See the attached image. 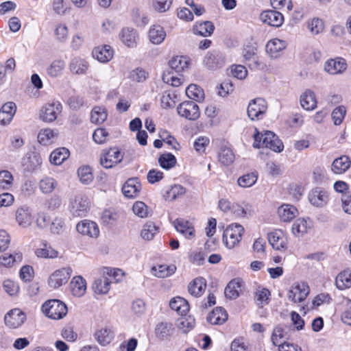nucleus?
I'll use <instances>...</instances> for the list:
<instances>
[{
	"label": "nucleus",
	"instance_id": "nucleus-1",
	"mask_svg": "<svg viewBox=\"0 0 351 351\" xmlns=\"http://www.w3.org/2000/svg\"><path fill=\"white\" fill-rule=\"evenodd\" d=\"M256 132L254 134V147H266L276 152L282 151V143L273 132L265 131L264 133H261L256 130Z\"/></svg>",
	"mask_w": 351,
	"mask_h": 351
},
{
	"label": "nucleus",
	"instance_id": "nucleus-2",
	"mask_svg": "<svg viewBox=\"0 0 351 351\" xmlns=\"http://www.w3.org/2000/svg\"><path fill=\"white\" fill-rule=\"evenodd\" d=\"M43 313L49 318L60 319L66 316L68 309L66 305L59 300H49L42 306Z\"/></svg>",
	"mask_w": 351,
	"mask_h": 351
},
{
	"label": "nucleus",
	"instance_id": "nucleus-3",
	"mask_svg": "<svg viewBox=\"0 0 351 351\" xmlns=\"http://www.w3.org/2000/svg\"><path fill=\"white\" fill-rule=\"evenodd\" d=\"M244 232V228L239 223H232L224 230L223 234V241L226 247L231 249L238 244Z\"/></svg>",
	"mask_w": 351,
	"mask_h": 351
},
{
	"label": "nucleus",
	"instance_id": "nucleus-4",
	"mask_svg": "<svg viewBox=\"0 0 351 351\" xmlns=\"http://www.w3.org/2000/svg\"><path fill=\"white\" fill-rule=\"evenodd\" d=\"M43 158L36 152H29L22 158L21 166L25 173H34L41 169Z\"/></svg>",
	"mask_w": 351,
	"mask_h": 351
},
{
	"label": "nucleus",
	"instance_id": "nucleus-5",
	"mask_svg": "<svg viewBox=\"0 0 351 351\" xmlns=\"http://www.w3.org/2000/svg\"><path fill=\"white\" fill-rule=\"evenodd\" d=\"M70 267H62L54 271L49 277L48 285L53 289H58L65 285L72 274Z\"/></svg>",
	"mask_w": 351,
	"mask_h": 351
},
{
	"label": "nucleus",
	"instance_id": "nucleus-6",
	"mask_svg": "<svg viewBox=\"0 0 351 351\" xmlns=\"http://www.w3.org/2000/svg\"><path fill=\"white\" fill-rule=\"evenodd\" d=\"M178 114L188 120H196L200 115L199 108L192 101H185L177 107Z\"/></svg>",
	"mask_w": 351,
	"mask_h": 351
},
{
	"label": "nucleus",
	"instance_id": "nucleus-7",
	"mask_svg": "<svg viewBox=\"0 0 351 351\" xmlns=\"http://www.w3.org/2000/svg\"><path fill=\"white\" fill-rule=\"evenodd\" d=\"M62 106L58 101H53L46 104L41 110L40 119L47 123L54 121L61 113Z\"/></svg>",
	"mask_w": 351,
	"mask_h": 351
},
{
	"label": "nucleus",
	"instance_id": "nucleus-8",
	"mask_svg": "<svg viewBox=\"0 0 351 351\" xmlns=\"http://www.w3.org/2000/svg\"><path fill=\"white\" fill-rule=\"evenodd\" d=\"M123 160V155L116 147L104 152L100 156V164L106 169L112 168Z\"/></svg>",
	"mask_w": 351,
	"mask_h": 351
},
{
	"label": "nucleus",
	"instance_id": "nucleus-9",
	"mask_svg": "<svg viewBox=\"0 0 351 351\" xmlns=\"http://www.w3.org/2000/svg\"><path fill=\"white\" fill-rule=\"evenodd\" d=\"M308 199L313 206L323 208L329 201L328 193L324 188L317 186L309 191Z\"/></svg>",
	"mask_w": 351,
	"mask_h": 351
},
{
	"label": "nucleus",
	"instance_id": "nucleus-10",
	"mask_svg": "<svg viewBox=\"0 0 351 351\" xmlns=\"http://www.w3.org/2000/svg\"><path fill=\"white\" fill-rule=\"evenodd\" d=\"M266 101L262 98L252 100L247 107V114L252 120L262 119L267 111Z\"/></svg>",
	"mask_w": 351,
	"mask_h": 351
},
{
	"label": "nucleus",
	"instance_id": "nucleus-11",
	"mask_svg": "<svg viewBox=\"0 0 351 351\" xmlns=\"http://www.w3.org/2000/svg\"><path fill=\"white\" fill-rule=\"evenodd\" d=\"M269 244L276 250L285 251L287 249L288 238L281 230H275L268 234Z\"/></svg>",
	"mask_w": 351,
	"mask_h": 351
},
{
	"label": "nucleus",
	"instance_id": "nucleus-12",
	"mask_svg": "<svg viewBox=\"0 0 351 351\" xmlns=\"http://www.w3.org/2000/svg\"><path fill=\"white\" fill-rule=\"evenodd\" d=\"M204 64L208 69L217 70L221 68L225 64V57L223 54L219 51H208L204 58Z\"/></svg>",
	"mask_w": 351,
	"mask_h": 351
},
{
	"label": "nucleus",
	"instance_id": "nucleus-13",
	"mask_svg": "<svg viewBox=\"0 0 351 351\" xmlns=\"http://www.w3.org/2000/svg\"><path fill=\"white\" fill-rule=\"evenodd\" d=\"M25 314L19 308H14L6 313L5 324L10 328H19L25 321Z\"/></svg>",
	"mask_w": 351,
	"mask_h": 351
},
{
	"label": "nucleus",
	"instance_id": "nucleus-14",
	"mask_svg": "<svg viewBox=\"0 0 351 351\" xmlns=\"http://www.w3.org/2000/svg\"><path fill=\"white\" fill-rule=\"evenodd\" d=\"M346 69V61L341 57L329 59L324 64V71L330 75L342 74Z\"/></svg>",
	"mask_w": 351,
	"mask_h": 351
},
{
	"label": "nucleus",
	"instance_id": "nucleus-15",
	"mask_svg": "<svg viewBox=\"0 0 351 351\" xmlns=\"http://www.w3.org/2000/svg\"><path fill=\"white\" fill-rule=\"evenodd\" d=\"M309 293V287L306 283L296 284L289 291L288 298L290 301L297 303L304 301Z\"/></svg>",
	"mask_w": 351,
	"mask_h": 351
},
{
	"label": "nucleus",
	"instance_id": "nucleus-16",
	"mask_svg": "<svg viewBox=\"0 0 351 351\" xmlns=\"http://www.w3.org/2000/svg\"><path fill=\"white\" fill-rule=\"evenodd\" d=\"M260 19L264 23L277 27L281 26L284 21L283 15L276 10L263 11Z\"/></svg>",
	"mask_w": 351,
	"mask_h": 351
},
{
	"label": "nucleus",
	"instance_id": "nucleus-17",
	"mask_svg": "<svg viewBox=\"0 0 351 351\" xmlns=\"http://www.w3.org/2000/svg\"><path fill=\"white\" fill-rule=\"evenodd\" d=\"M88 207V202L86 198L81 195H77L71 202V212L74 217L85 216Z\"/></svg>",
	"mask_w": 351,
	"mask_h": 351
},
{
	"label": "nucleus",
	"instance_id": "nucleus-18",
	"mask_svg": "<svg viewBox=\"0 0 351 351\" xmlns=\"http://www.w3.org/2000/svg\"><path fill=\"white\" fill-rule=\"evenodd\" d=\"M76 230L79 233L88 235L90 237H97L99 234L97 224L92 221H81L77 224Z\"/></svg>",
	"mask_w": 351,
	"mask_h": 351
},
{
	"label": "nucleus",
	"instance_id": "nucleus-19",
	"mask_svg": "<svg viewBox=\"0 0 351 351\" xmlns=\"http://www.w3.org/2000/svg\"><path fill=\"white\" fill-rule=\"evenodd\" d=\"M114 51L108 45H101L95 47L93 51V56L99 62L106 63L109 62L113 57Z\"/></svg>",
	"mask_w": 351,
	"mask_h": 351
},
{
	"label": "nucleus",
	"instance_id": "nucleus-20",
	"mask_svg": "<svg viewBox=\"0 0 351 351\" xmlns=\"http://www.w3.org/2000/svg\"><path fill=\"white\" fill-rule=\"evenodd\" d=\"M173 224L176 230L185 238L190 239L195 237V229L189 221L183 219H176Z\"/></svg>",
	"mask_w": 351,
	"mask_h": 351
},
{
	"label": "nucleus",
	"instance_id": "nucleus-21",
	"mask_svg": "<svg viewBox=\"0 0 351 351\" xmlns=\"http://www.w3.org/2000/svg\"><path fill=\"white\" fill-rule=\"evenodd\" d=\"M141 185L137 178L128 179L122 187L123 195L128 198H134L140 193Z\"/></svg>",
	"mask_w": 351,
	"mask_h": 351
},
{
	"label": "nucleus",
	"instance_id": "nucleus-22",
	"mask_svg": "<svg viewBox=\"0 0 351 351\" xmlns=\"http://www.w3.org/2000/svg\"><path fill=\"white\" fill-rule=\"evenodd\" d=\"M287 47L285 41L278 38H274L267 42L266 51L272 58L279 57L280 52Z\"/></svg>",
	"mask_w": 351,
	"mask_h": 351
},
{
	"label": "nucleus",
	"instance_id": "nucleus-23",
	"mask_svg": "<svg viewBox=\"0 0 351 351\" xmlns=\"http://www.w3.org/2000/svg\"><path fill=\"white\" fill-rule=\"evenodd\" d=\"M350 166V158L343 155L334 160L332 163L331 169L336 174H342L347 171Z\"/></svg>",
	"mask_w": 351,
	"mask_h": 351
},
{
	"label": "nucleus",
	"instance_id": "nucleus-24",
	"mask_svg": "<svg viewBox=\"0 0 351 351\" xmlns=\"http://www.w3.org/2000/svg\"><path fill=\"white\" fill-rule=\"evenodd\" d=\"M227 319L228 313L222 307H216L207 317L208 322L213 325L223 324Z\"/></svg>",
	"mask_w": 351,
	"mask_h": 351
},
{
	"label": "nucleus",
	"instance_id": "nucleus-25",
	"mask_svg": "<svg viewBox=\"0 0 351 351\" xmlns=\"http://www.w3.org/2000/svg\"><path fill=\"white\" fill-rule=\"evenodd\" d=\"M16 110V106L13 102L5 103L0 110V123L6 125L12 119Z\"/></svg>",
	"mask_w": 351,
	"mask_h": 351
},
{
	"label": "nucleus",
	"instance_id": "nucleus-26",
	"mask_svg": "<svg viewBox=\"0 0 351 351\" xmlns=\"http://www.w3.org/2000/svg\"><path fill=\"white\" fill-rule=\"evenodd\" d=\"M278 215L281 221L289 222L298 215L297 208L290 204H282L278 208Z\"/></svg>",
	"mask_w": 351,
	"mask_h": 351
},
{
	"label": "nucleus",
	"instance_id": "nucleus-27",
	"mask_svg": "<svg viewBox=\"0 0 351 351\" xmlns=\"http://www.w3.org/2000/svg\"><path fill=\"white\" fill-rule=\"evenodd\" d=\"M206 281L202 277L195 278L188 286L189 293L195 297L201 296L205 291Z\"/></svg>",
	"mask_w": 351,
	"mask_h": 351
},
{
	"label": "nucleus",
	"instance_id": "nucleus-28",
	"mask_svg": "<svg viewBox=\"0 0 351 351\" xmlns=\"http://www.w3.org/2000/svg\"><path fill=\"white\" fill-rule=\"evenodd\" d=\"M70 286L73 295L76 297H82L86 293V282L80 276L73 277L71 281Z\"/></svg>",
	"mask_w": 351,
	"mask_h": 351
},
{
	"label": "nucleus",
	"instance_id": "nucleus-29",
	"mask_svg": "<svg viewBox=\"0 0 351 351\" xmlns=\"http://www.w3.org/2000/svg\"><path fill=\"white\" fill-rule=\"evenodd\" d=\"M186 193V189L180 184H174L164 190L163 197L165 200L173 201Z\"/></svg>",
	"mask_w": 351,
	"mask_h": 351
},
{
	"label": "nucleus",
	"instance_id": "nucleus-30",
	"mask_svg": "<svg viewBox=\"0 0 351 351\" xmlns=\"http://www.w3.org/2000/svg\"><path fill=\"white\" fill-rule=\"evenodd\" d=\"M58 182L53 178L44 176L38 182V187L42 193L51 194L58 186Z\"/></svg>",
	"mask_w": 351,
	"mask_h": 351
},
{
	"label": "nucleus",
	"instance_id": "nucleus-31",
	"mask_svg": "<svg viewBox=\"0 0 351 351\" xmlns=\"http://www.w3.org/2000/svg\"><path fill=\"white\" fill-rule=\"evenodd\" d=\"M300 104L306 110H314L317 107L315 93L311 90H306L300 96Z\"/></svg>",
	"mask_w": 351,
	"mask_h": 351
},
{
	"label": "nucleus",
	"instance_id": "nucleus-32",
	"mask_svg": "<svg viewBox=\"0 0 351 351\" xmlns=\"http://www.w3.org/2000/svg\"><path fill=\"white\" fill-rule=\"evenodd\" d=\"M195 324V318L191 315H187V313H184L180 315V317L176 320V324L180 330L186 333L194 327Z\"/></svg>",
	"mask_w": 351,
	"mask_h": 351
},
{
	"label": "nucleus",
	"instance_id": "nucleus-33",
	"mask_svg": "<svg viewBox=\"0 0 351 351\" xmlns=\"http://www.w3.org/2000/svg\"><path fill=\"white\" fill-rule=\"evenodd\" d=\"M169 306L179 315L187 313L189 311V302L182 297H176L172 298L170 300Z\"/></svg>",
	"mask_w": 351,
	"mask_h": 351
},
{
	"label": "nucleus",
	"instance_id": "nucleus-34",
	"mask_svg": "<svg viewBox=\"0 0 351 351\" xmlns=\"http://www.w3.org/2000/svg\"><path fill=\"white\" fill-rule=\"evenodd\" d=\"M174 328L172 324L168 322L159 323L155 329V333L160 340L167 339L173 333Z\"/></svg>",
	"mask_w": 351,
	"mask_h": 351
},
{
	"label": "nucleus",
	"instance_id": "nucleus-35",
	"mask_svg": "<svg viewBox=\"0 0 351 351\" xmlns=\"http://www.w3.org/2000/svg\"><path fill=\"white\" fill-rule=\"evenodd\" d=\"M95 338L101 346L109 344L114 339V333L110 328H104L95 332Z\"/></svg>",
	"mask_w": 351,
	"mask_h": 351
},
{
	"label": "nucleus",
	"instance_id": "nucleus-36",
	"mask_svg": "<svg viewBox=\"0 0 351 351\" xmlns=\"http://www.w3.org/2000/svg\"><path fill=\"white\" fill-rule=\"evenodd\" d=\"M16 219L21 226L27 227L29 226L32 221V214L29 208L27 206L19 208L16 212Z\"/></svg>",
	"mask_w": 351,
	"mask_h": 351
},
{
	"label": "nucleus",
	"instance_id": "nucleus-37",
	"mask_svg": "<svg viewBox=\"0 0 351 351\" xmlns=\"http://www.w3.org/2000/svg\"><path fill=\"white\" fill-rule=\"evenodd\" d=\"M69 156V151L65 147H60L52 152L49 156L51 163L60 165Z\"/></svg>",
	"mask_w": 351,
	"mask_h": 351
},
{
	"label": "nucleus",
	"instance_id": "nucleus-38",
	"mask_svg": "<svg viewBox=\"0 0 351 351\" xmlns=\"http://www.w3.org/2000/svg\"><path fill=\"white\" fill-rule=\"evenodd\" d=\"M241 284L239 279H234L229 282L225 288L224 293L229 299H236L239 296L241 291Z\"/></svg>",
	"mask_w": 351,
	"mask_h": 351
},
{
	"label": "nucleus",
	"instance_id": "nucleus-39",
	"mask_svg": "<svg viewBox=\"0 0 351 351\" xmlns=\"http://www.w3.org/2000/svg\"><path fill=\"white\" fill-rule=\"evenodd\" d=\"M174 265H159L152 267V274L158 278H167L175 273Z\"/></svg>",
	"mask_w": 351,
	"mask_h": 351
},
{
	"label": "nucleus",
	"instance_id": "nucleus-40",
	"mask_svg": "<svg viewBox=\"0 0 351 351\" xmlns=\"http://www.w3.org/2000/svg\"><path fill=\"white\" fill-rule=\"evenodd\" d=\"M169 66L172 71H174L179 74L188 67L189 60L184 56H176L169 62Z\"/></svg>",
	"mask_w": 351,
	"mask_h": 351
},
{
	"label": "nucleus",
	"instance_id": "nucleus-41",
	"mask_svg": "<svg viewBox=\"0 0 351 351\" xmlns=\"http://www.w3.org/2000/svg\"><path fill=\"white\" fill-rule=\"evenodd\" d=\"M137 38V34L134 29L130 28H124L122 29L121 33V39L128 47H135Z\"/></svg>",
	"mask_w": 351,
	"mask_h": 351
},
{
	"label": "nucleus",
	"instance_id": "nucleus-42",
	"mask_svg": "<svg viewBox=\"0 0 351 351\" xmlns=\"http://www.w3.org/2000/svg\"><path fill=\"white\" fill-rule=\"evenodd\" d=\"M336 286L339 289L343 290L351 287V271L346 269L339 274L335 280Z\"/></svg>",
	"mask_w": 351,
	"mask_h": 351
},
{
	"label": "nucleus",
	"instance_id": "nucleus-43",
	"mask_svg": "<svg viewBox=\"0 0 351 351\" xmlns=\"http://www.w3.org/2000/svg\"><path fill=\"white\" fill-rule=\"evenodd\" d=\"M166 33L160 25H154L149 32L150 41L155 44H160L165 38Z\"/></svg>",
	"mask_w": 351,
	"mask_h": 351
},
{
	"label": "nucleus",
	"instance_id": "nucleus-44",
	"mask_svg": "<svg viewBox=\"0 0 351 351\" xmlns=\"http://www.w3.org/2000/svg\"><path fill=\"white\" fill-rule=\"evenodd\" d=\"M112 280L107 277H102L96 279L93 285V289L95 293L106 294L110 290Z\"/></svg>",
	"mask_w": 351,
	"mask_h": 351
},
{
	"label": "nucleus",
	"instance_id": "nucleus-45",
	"mask_svg": "<svg viewBox=\"0 0 351 351\" xmlns=\"http://www.w3.org/2000/svg\"><path fill=\"white\" fill-rule=\"evenodd\" d=\"M69 68L73 73L84 74L88 68V64L84 59L74 58L70 62Z\"/></svg>",
	"mask_w": 351,
	"mask_h": 351
},
{
	"label": "nucleus",
	"instance_id": "nucleus-46",
	"mask_svg": "<svg viewBox=\"0 0 351 351\" xmlns=\"http://www.w3.org/2000/svg\"><path fill=\"white\" fill-rule=\"evenodd\" d=\"M56 131L46 128L41 130L38 134V141L40 144L48 145L51 144L55 138L57 137Z\"/></svg>",
	"mask_w": 351,
	"mask_h": 351
},
{
	"label": "nucleus",
	"instance_id": "nucleus-47",
	"mask_svg": "<svg viewBox=\"0 0 351 351\" xmlns=\"http://www.w3.org/2000/svg\"><path fill=\"white\" fill-rule=\"evenodd\" d=\"M108 117L107 111L105 108L101 106H95L91 111L90 121L95 124H101Z\"/></svg>",
	"mask_w": 351,
	"mask_h": 351
},
{
	"label": "nucleus",
	"instance_id": "nucleus-48",
	"mask_svg": "<svg viewBox=\"0 0 351 351\" xmlns=\"http://www.w3.org/2000/svg\"><path fill=\"white\" fill-rule=\"evenodd\" d=\"M287 339V334L286 332V327L282 325L276 326L272 332L271 339L274 346L281 344L282 341Z\"/></svg>",
	"mask_w": 351,
	"mask_h": 351
},
{
	"label": "nucleus",
	"instance_id": "nucleus-49",
	"mask_svg": "<svg viewBox=\"0 0 351 351\" xmlns=\"http://www.w3.org/2000/svg\"><path fill=\"white\" fill-rule=\"evenodd\" d=\"M215 27L212 22L206 21L199 24H196L194 27V32L196 34L206 37L210 36Z\"/></svg>",
	"mask_w": 351,
	"mask_h": 351
},
{
	"label": "nucleus",
	"instance_id": "nucleus-50",
	"mask_svg": "<svg viewBox=\"0 0 351 351\" xmlns=\"http://www.w3.org/2000/svg\"><path fill=\"white\" fill-rule=\"evenodd\" d=\"M219 161L224 165H229L232 164L235 158L233 151L230 147H222L218 154Z\"/></svg>",
	"mask_w": 351,
	"mask_h": 351
},
{
	"label": "nucleus",
	"instance_id": "nucleus-51",
	"mask_svg": "<svg viewBox=\"0 0 351 351\" xmlns=\"http://www.w3.org/2000/svg\"><path fill=\"white\" fill-rule=\"evenodd\" d=\"M186 95L191 99H193L197 101H201L204 98V90L195 84H190L186 88Z\"/></svg>",
	"mask_w": 351,
	"mask_h": 351
},
{
	"label": "nucleus",
	"instance_id": "nucleus-52",
	"mask_svg": "<svg viewBox=\"0 0 351 351\" xmlns=\"http://www.w3.org/2000/svg\"><path fill=\"white\" fill-rule=\"evenodd\" d=\"M270 291L266 288H258L255 293L256 304L258 307L263 308L269 304L270 300Z\"/></svg>",
	"mask_w": 351,
	"mask_h": 351
},
{
	"label": "nucleus",
	"instance_id": "nucleus-53",
	"mask_svg": "<svg viewBox=\"0 0 351 351\" xmlns=\"http://www.w3.org/2000/svg\"><path fill=\"white\" fill-rule=\"evenodd\" d=\"M307 27L312 35H317L324 29V23L319 18H313L307 21Z\"/></svg>",
	"mask_w": 351,
	"mask_h": 351
},
{
	"label": "nucleus",
	"instance_id": "nucleus-54",
	"mask_svg": "<svg viewBox=\"0 0 351 351\" xmlns=\"http://www.w3.org/2000/svg\"><path fill=\"white\" fill-rule=\"evenodd\" d=\"M175 156L171 153H165L158 158V162L160 167L165 169H170L176 164Z\"/></svg>",
	"mask_w": 351,
	"mask_h": 351
},
{
	"label": "nucleus",
	"instance_id": "nucleus-55",
	"mask_svg": "<svg viewBox=\"0 0 351 351\" xmlns=\"http://www.w3.org/2000/svg\"><path fill=\"white\" fill-rule=\"evenodd\" d=\"M158 232V228L154 222L148 221L144 226L141 230V235L143 239L150 241Z\"/></svg>",
	"mask_w": 351,
	"mask_h": 351
},
{
	"label": "nucleus",
	"instance_id": "nucleus-56",
	"mask_svg": "<svg viewBox=\"0 0 351 351\" xmlns=\"http://www.w3.org/2000/svg\"><path fill=\"white\" fill-rule=\"evenodd\" d=\"M243 57L246 61H248V66L252 69H255L259 67V60L254 49H245L243 52Z\"/></svg>",
	"mask_w": 351,
	"mask_h": 351
},
{
	"label": "nucleus",
	"instance_id": "nucleus-57",
	"mask_svg": "<svg viewBox=\"0 0 351 351\" xmlns=\"http://www.w3.org/2000/svg\"><path fill=\"white\" fill-rule=\"evenodd\" d=\"M178 75H180V74L175 75L173 71L167 70L163 73L162 80L166 84H170L174 87H178L182 82V78Z\"/></svg>",
	"mask_w": 351,
	"mask_h": 351
},
{
	"label": "nucleus",
	"instance_id": "nucleus-58",
	"mask_svg": "<svg viewBox=\"0 0 351 351\" xmlns=\"http://www.w3.org/2000/svg\"><path fill=\"white\" fill-rule=\"evenodd\" d=\"M13 180V176L9 171H0V189L3 190L10 189L12 186Z\"/></svg>",
	"mask_w": 351,
	"mask_h": 351
},
{
	"label": "nucleus",
	"instance_id": "nucleus-59",
	"mask_svg": "<svg viewBox=\"0 0 351 351\" xmlns=\"http://www.w3.org/2000/svg\"><path fill=\"white\" fill-rule=\"evenodd\" d=\"M258 176L255 173L245 174L239 178L238 184L243 188H248L253 186L257 181Z\"/></svg>",
	"mask_w": 351,
	"mask_h": 351
},
{
	"label": "nucleus",
	"instance_id": "nucleus-60",
	"mask_svg": "<svg viewBox=\"0 0 351 351\" xmlns=\"http://www.w3.org/2000/svg\"><path fill=\"white\" fill-rule=\"evenodd\" d=\"M36 254L40 258H55L58 257V252L51 246H48L46 243H44L43 247L36 250Z\"/></svg>",
	"mask_w": 351,
	"mask_h": 351
},
{
	"label": "nucleus",
	"instance_id": "nucleus-61",
	"mask_svg": "<svg viewBox=\"0 0 351 351\" xmlns=\"http://www.w3.org/2000/svg\"><path fill=\"white\" fill-rule=\"evenodd\" d=\"M307 221L304 219H298L292 226V232L295 236L303 234L307 232L308 228Z\"/></svg>",
	"mask_w": 351,
	"mask_h": 351
},
{
	"label": "nucleus",
	"instance_id": "nucleus-62",
	"mask_svg": "<svg viewBox=\"0 0 351 351\" xmlns=\"http://www.w3.org/2000/svg\"><path fill=\"white\" fill-rule=\"evenodd\" d=\"M78 177L82 183L87 184L93 180L91 169L88 166L82 167L77 170Z\"/></svg>",
	"mask_w": 351,
	"mask_h": 351
},
{
	"label": "nucleus",
	"instance_id": "nucleus-63",
	"mask_svg": "<svg viewBox=\"0 0 351 351\" xmlns=\"http://www.w3.org/2000/svg\"><path fill=\"white\" fill-rule=\"evenodd\" d=\"M64 67V62L63 61L55 60L47 68V74L51 77H57L62 73Z\"/></svg>",
	"mask_w": 351,
	"mask_h": 351
},
{
	"label": "nucleus",
	"instance_id": "nucleus-64",
	"mask_svg": "<svg viewBox=\"0 0 351 351\" xmlns=\"http://www.w3.org/2000/svg\"><path fill=\"white\" fill-rule=\"evenodd\" d=\"M346 109L343 106L335 108L332 112V118L335 125H339L346 115Z\"/></svg>",
	"mask_w": 351,
	"mask_h": 351
}]
</instances>
